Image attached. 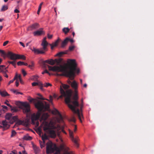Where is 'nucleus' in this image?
I'll return each instance as SVG.
<instances>
[{
    "label": "nucleus",
    "mask_w": 154,
    "mask_h": 154,
    "mask_svg": "<svg viewBox=\"0 0 154 154\" xmlns=\"http://www.w3.org/2000/svg\"><path fill=\"white\" fill-rule=\"evenodd\" d=\"M81 102H82V103L80 105H79V109L80 111L81 112L82 114V108L83 107V100L82 99L81 100Z\"/></svg>",
    "instance_id": "nucleus-33"
},
{
    "label": "nucleus",
    "mask_w": 154,
    "mask_h": 154,
    "mask_svg": "<svg viewBox=\"0 0 154 154\" xmlns=\"http://www.w3.org/2000/svg\"><path fill=\"white\" fill-rule=\"evenodd\" d=\"M5 66L4 65H0V72H4L8 71L6 70V68H5Z\"/></svg>",
    "instance_id": "nucleus-22"
},
{
    "label": "nucleus",
    "mask_w": 154,
    "mask_h": 154,
    "mask_svg": "<svg viewBox=\"0 0 154 154\" xmlns=\"http://www.w3.org/2000/svg\"><path fill=\"white\" fill-rule=\"evenodd\" d=\"M11 91L14 93L15 94H17V92H18L17 90H15L13 89V90H12Z\"/></svg>",
    "instance_id": "nucleus-47"
},
{
    "label": "nucleus",
    "mask_w": 154,
    "mask_h": 154,
    "mask_svg": "<svg viewBox=\"0 0 154 154\" xmlns=\"http://www.w3.org/2000/svg\"><path fill=\"white\" fill-rule=\"evenodd\" d=\"M44 63H48L51 65H53L54 64L55 62L54 60L51 59V60H46L44 61Z\"/></svg>",
    "instance_id": "nucleus-21"
},
{
    "label": "nucleus",
    "mask_w": 154,
    "mask_h": 154,
    "mask_svg": "<svg viewBox=\"0 0 154 154\" xmlns=\"http://www.w3.org/2000/svg\"><path fill=\"white\" fill-rule=\"evenodd\" d=\"M68 63L69 65L68 69L67 66L65 65H60L59 66H54L47 65L49 70L50 71L57 72H63V74L56 73L55 74L56 75H65L69 77L70 80H72L74 79L75 72L79 73V70L77 68V65L75 60H69Z\"/></svg>",
    "instance_id": "nucleus-2"
},
{
    "label": "nucleus",
    "mask_w": 154,
    "mask_h": 154,
    "mask_svg": "<svg viewBox=\"0 0 154 154\" xmlns=\"http://www.w3.org/2000/svg\"><path fill=\"white\" fill-rule=\"evenodd\" d=\"M68 42L70 41L72 43L73 42V40L72 39H70L69 38V40H68Z\"/></svg>",
    "instance_id": "nucleus-62"
},
{
    "label": "nucleus",
    "mask_w": 154,
    "mask_h": 154,
    "mask_svg": "<svg viewBox=\"0 0 154 154\" xmlns=\"http://www.w3.org/2000/svg\"><path fill=\"white\" fill-rule=\"evenodd\" d=\"M18 119V118L17 116H12L11 119H12V122H14Z\"/></svg>",
    "instance_id": "nucleus-38"
},
{
    "label": "nucleus",
    "mask_w": 154,
    "mask_h": 154,
    "mask_svg": "<svg viewBox=\"0 0 154 154\" xmlns=\"http://www.w3.org/2000/svg\"><path fill=\"white\" fill-rule=\"evenodd\" d=\"M55 63H56L57 64H59L62 61V59L60 58L58 59H55L54 60Z\"/></svg>",
    "instance_id": "nucleus-31"
},
{
    "label": "nucleus",
    "mask_w": 154,
    "mask_h": 154,
    "mask_svg": "<svg viewBox=\"0 0 154 154\" xmlns=\"http://www.w3.org/2000/svg\"><path fill=\"white\" fill-rule=\"evenodd\" d=\"M7 55L10 59L14 60H17V54L13 53L9 51L8 52Z\"/></svg>",
    "instance_id": "nucleus-8"
},
{
    "label": "nucleus",
    "mask_w": 154,
    "mask_h": 154,
    "mask_svg": "<svg viewBox=\"0 0 154 154\" xmlns=\"http://www.w3.org/2000/svg\"><path fill=\"white\" fill-rule=\"evenodd\" d=\"M12 116L11 114H7L5 116L6 119L8 120H11V119Z\"/></svg>",
    "instance_id": "nucleus-30"
},
{
    "label": "nucleus",
    "mask_w": 154,
    "mask_h": 154,
    "mask_svg": "<svg viewBox=\"0 0 154 154\" xmlns=\"http://www.w3.org/2000/svg\"><path fill=\"white\" fill-rule=\"evenodd\" d=\"M23 122L21 120H19L16 123V125H20L22 124Z\"/></svg>",
    "instance_id": "nucleus-42"
},
{
    "label": "nucleus",
    "mask_w": 154,
    "mask_h": 154,
    "mask_svg": "<svg viewBox=\"0 0 154 154\" xmlns=\"http://www.w3.org/2000/svg\"><path fill=\"white\" fill-rule=\"evenodd\" d=\"M16 134V132L14 130H13L11 132V137H13Z\"/></svg>",
    "instance_id": "nucleus-39"
},
{
    "label": "nucleus",
    "mask_w": 154,
    "mask_h": 154,
    "mask_svg": "<svg viewBox=\"0 0 154 154\" xmlns=\"http://www.w3.org/2000/svg\"><path fill=\"white\" fill-rule=\"evenodd\" d=\"M1 106L2 107V109H5V110H8V108L7 106L4 105H2Z\"/></svg>",
    "instance_id": "nucleus-46"
},
{
    "label": "nucleus",
    "mask_w": 154,
    "mask_h": 154,
    "mask_svg": "<svg viewBox=\"0 0 154 154\" xmlns=\"http://www.w3.org/2000/svg\"><path fill=\"white\" fill-rule=\"evenodd\" d=\"M19 79V80H20L21 79V75H17V79Z\"/></svg>",
    "instance_id": "nucleus-60"
},
{
    "label": "nucleus",
    "mask_w": 154,
    "mask_h": 154,
    "mask_svg": "<svg viewBox=\"0 0 154 154\" xmlns=\"http://www.w3.org/2000/svg\"><path fill=\"white\" fill-rule=\"evenodd\" d=\"M16 80V81L15 82L16 85L17 87H18V86L19 85V81L18 80V79H17Z\"/></svg>",
    "instance_id": "nucleus-53"
},
{
    "label": "nucleus",
    "mask_w": 154,
    "mask_h": 154,
    "mask_svg": "<svg viewBox=\"0 0 154 154\" xmlns=\"http://www.w3.org/2000/svg\"><path fill=\"white\" fill-rule=\"evenodd\" d=\"M0 94L3 97L9 96V94L5 91L0 90Z\"/></svg>",
    "instance_id": "nucleus-17"
},
{
    "label": "nucleus",
    "mask_w": 154,
    "mask_h": 154,
    "mask_svg": "<svg viewBox=\"0 0 154 154\" xmlns=\"http://www.w3.org/2000/svg\"><path fill=\"white\" fill-rule=\"evenodd\" d=\"M40 115L39 113H38L36 115L33 114L32 115L31 117V121L32 124H35V121L38 120L39 118Z\"/></svg>",
    "instance_id": "nucleus-10"
},
{
    "label": "nucleus",
    "mask_w": 154,
    "mask_h": 154,
    "mask_svg": "<svg viewBox=\"0 0 154 154\" xmlns=\"http://www.w3.org/2000/svg\"><path fill=\"white\" fill-rule=\"evenodd\" d=\"M77 130V127L75 125L74 126V132H75Z\"/></svg>",
    "instance_id": "nucleus-63"
},
{
    "label": "nucleus",
    "mask_w": 154,
    "mask_h": 154,
    "mask_svg": "<svg viewBox=\"0 0 154 154\" xmlns=\"http://www.w3.org/2000/svg\"><path fill=\"white\" fill-rule=\"evenodd\" d=\"M67 51L65 52L61 51L58 53L57 54H56V55L57 56H58L59 57H60L62 56V55H63V54H67Z\"/></svg>",
    "instance_id": "nucleus-27"
},
{
    "label": "nucleus",
    "mask_w": 154,
    "mask_h": 154,
    "mask_svg": "<svg viewBox=\"0 0 154 154\" xmlns=\"http://www.w3.org/2000/svg\"><path fill=\"white\" fill-rule=\"evenodd\" d=\"M53 113L55 114H57L61 117V115L59 112V111L56 109H55L53 111Z\"/></svg>",
    "instance_id": "nucleus-32"
},
{
    "label": "nucleus",
    "mask_w": 154,
    "mask_h": 154,
    "mask_svg": "<svg viewBox=\"0 0 154 154\" xmlns=\"http://www.w3.org/2000/svg\"><path fill=\"white\" fill-rule=\"evenodd\" d=\"M8 9V6L6 5H3L1 9V11H4Z\"/></svg>",
    "instance_id": "nucleus-29"
},
{
    "label": "nucleus",
    "mask_w": 154,
    "mask_h": 154,
    "mask_svg": "<svg viewBox=\"0 0 154 154\" xmlns=\"http://www.w3.org/2000/svg\"><path fill=\"white\" fill-rule=\"evenodd\" d=\"M17 59H22L23 60H26V57L24 55H19L17 54Z\"/></svg>",
    "instance_id": "nucleus-23"
},
{
    "label": "nucleus",
    "mask_w": 154,
    "mask_h": 154,
    "mask_svg": "<svg viewBox=\"0 0 154 154\" xmlns=\"http://www.w3.org/2000/svg\"><path fill=\"white\" fill-rule=\"evenodd\" d=\"M62 86H60V89L61 87V88L63 89V88H62V87L65 90L68 89L70 87V86L67 85L62 84Z\"/></svg>",
    "instance_id": "nucleus-26"
},
{
    "label": "nucleus",
    "mask_w": 154,
    "mask_h": 154,
    "mask_svg": "<svg viewBox=\"0 0 154 154\" xmlns=\"http://www.w3.org/2000/svg\"><path fill=\"white\" fill-rule=\"evenodd\" d=\"M53 100V97L51 96H50V101L51 102Z\"/></svg>",
    "instance_id": "nucleus-61"
},
{
    "label": "nucleus",
    "mask_w": 154,
    "mask_h": 154,
    "mask_svg": "<svg viewBox=\"0 0 154 154\" xmlns=\"http://www.w3.org/2000/svg\"><path fill=\"white\" fill-rule=\"evenodd\" d=\"M48 131L49 134L51 137L54 138L56 137V134L55 131L54 130L50 129Z\"/></svg>",
    "instance_id": "nucleus-16"
},
{
    "label": "nucleus",
    "mask_w": 154,
    "mask_h": 154,
    "mask_svg": "<svg viewBox=\"0 0 154 154\" xmlns=\"http://www.w3.org/2000/svg\"><path fill=\"white\" fill-rule=\"evenodd\" d=\"M4 103L11 108V111L13 112H16L18 111V108L16 107H13L9 103L8 101V100H6Z\"/></svg>",
    "instance_id": "nucleus-11"
},
{
    "label": "nucleus",
    "mask_w": 154,
    "mask_h": 154,
    "mask_svg": "<svg viewBox=\"0 0 154 154\" xmlns=\"http://www.w3.org/2000/svg\"><path fill=\"white\" fill-rule=\"evenodd\" d=\"M38 77V75H34L31 78V79L33 81H36L37 80Z\"/></svg>",
    "instance_id": "nucleus-35"
},
{
    "label": "nucleus",
    "mask_w": 154,
    "mask_h": 154,
    "mask_svg": "<svg viewBox=\"0 0 154 154\" xmlns=\"http://www.w3.org/2000/svg\"><path fill=\"white\" fill-rule=\"evenodd\" d=\"M38 82H34L32 83V86H35L36 85H38Z\"/></svg>",
    "instance_id": "nucleus-52"
},
{
    "label": "nucleus",
    "mask_w": 154,
    "mask_h": 154,
    "mask_svg": "<svg viewBox=\"0 0 154 154\" xmlns=\"http://www.w3.org/2000/svg\"><path fill=\"white\" fill-rule=\"evenodd\" d=\"M48 117V115L47 113H44L42 115L41 117V120L45 121Z\"/></svg>",
    "instance_id": "nucleus-19"
},
{
    "label": "nucleus",
    "mask_w": 154,
    "mask_h": 154,
    "mask_svg": "<svg viewBox=\"0 0 154 154\" xmlns=\"http://www.w3.org/2000/svg\"><path fill=\"white\" fill-rule=\"evenodd\" d=\"M37 131L39 133V134L40 135L42 133V131L41 128L38 127L37 129Z\"/></svg>",
    "instance_id": "nucleus-44"
},
{
    "label": "nucleus",
    "mask_w": 154,
    "mask_h": 154,
    "mask_svg": "<svg viewBox=\"0 0 154 154\" xmlns=\"http://www.w3.org/2000/svg\"><path fill=\"white\" fill-rule=\"evenodd\" d=\"M69 132L70 137L71 140L74 143L75 146L78 147H79V144L77 143V140L74 137L73 135V132L72 131L69 130Z\"/></svg>",
    "instance_id": "nucleus-9"
},
{
    "label": "nucleus",
    "mask_w": 154,
    "mask_h": 154,
    "mask_svg": "<svg viewBox=\"0 0 154 154\" xmlns=\"http://www.w3.org/2000/svg\"><path fill=\"white\" fill-rule=\"evenodd\" d=\"M45 73H47L50 75V73L47 69L45 70L44 71L42 72V74H44Z\"/></svg>",
    "instance_id": "nucleus-49"
},
{
    "label": "nucleus",
    "mask_w": 154,
    "mask_h": 154,
    "mask_svg": "<svg viewBox=\"0 0 154 154\" xmlns=\"http://www.w3.org/2000/svg\"><path fill=\"white\" fill-rule=\"evenodd\" d=\"M54 126L52 125H51V123H49L48 122H45L43 127V130L44 131L48 130L54 128Z\"/></svg>",
    "instance_id": "nucleus-7"
},
{
    "label": "nucleus",
    "mask_w": 154,
    "mask_h": 154,
    "mask_svg": "<svg viewBox=\"0 0 154 154\" xmlns=\"http://www.w3.org/2000/svg\"><path fill=\"white\" fill-rule=\"evenodd\" d=\"M22 73L23 74V76H25L26 74V71L23 69H22Z\"/></svg>",
    "instance_id": "nucleus-51"
},
{
    "label": "nucleus",
    "mask_w": 154,
    "mask_h": 154,
    "mask_svg": "<svg viewBox=\"0 0 154 154\" xmlns=\"http://www.w3.org/2000/svg\"><path fill=\"white\" fill-rule=\"evenodd\" d=\"M52 85L51 84H50L49 83H45L44 84V86L45 87H48L49 86H51Z\"/></svg>",
    "instance_id": "nucleus-40"
},
{
    "label": "nucleus",
    "mask_w": 154,
    "mask_h": 154,
    "mask_svg": "<svg viewBox=\"0 0 154 154\" xmlns=\"http://www.w3.org/2000/svg\"><path fill=\"white\" fill-rule=\"evenodd\" d=\"M8 62L10 64H12L15 67H16V63L15 60H14L13 61H8Z\"/></svg>",
    "instance_id": "nucleus-36"
},
{
    "label": "nucleus",
    "mask_w": 154,
    "mask_h": 154,
    "mask_svg": "<svg viewBox=\"0 0 154 154\" xmlns=\"http://www.w3.org/2000/svg\"><path fill=\"white\" fill-rule=\"evenodd\" d=\"M71 87L75 89V92H77V89L78 88V84L75 81H74L71 83Z\"/></svg>",
    "instance_id": "nucleus-15"
},
{
    "label": "nucleus",
    "mask_w": 154,
    "mask_h": 154,
    "mask_svg": "<svg viewBox=\"0 0 154 154\" xmlns=\"http://www.w3.org/2000/svg\"><path fill=\"white\" fill-rule=\"evenodd\" d=\"M60 39L59 38H58L57 40L54 43L52 44H50V45L51 46V48L52 49H53L54 47L57 46L58 43L59 42Z\"/></svg>",
    "instance_id": "nucleus-18"
},
{
    "label": "nucleus",
    "mask_w": 154,
    "mask_h": 154,
    "mask_svg": "<svg viewBox=\"0 0 154 154\" xmlns=\"http://www.w3.org/2000/svg\"><path fill=\"white\" fill-rule=\"evenodd\" d=\"M60 93L61 94L59 98H62L63 97H65V101L68 105L69 108L72 110L73 112L77 115L78 118L81 122H82V119L83 118V114L80 111L79 108V104L78 101L79 97L77 95V91L75 92L72 100L71 99L72 91L69 89L65 91L61 87Z\"/></svg>",
    "instance_id": "nucleus-1"
},
{
    "label": "nucleus",
    "mask_w": 154,
    "mask_h": 154,
    "mask_svg": "<svg viewBox=\"0 0 154 154\" xmlns=\"http://www.w3.org/2000/svg\"><path fill=\"white\" fill-rule=\"evenodd\" d=\"M69 30L70 29L67 27H64L62 29L63 31L65 34H66L68 32Z\"/></svg>",
    "instance_id": "nucleus-28"
},
{
    "label": "nucleus",
    "mask_w": 154,
    "mask_h": 154,
    "mask_svg": "<svg viewBox=\"0 0 154 154\" xmlns=\"http://www.w3.org/2000/svg\"><path fill=\"white\" fill-rule=\"evenodd\" d=\"M35 106L39 112L48 110L49 108L48 104L46 102L40 100H37L35 103Z\"/></svg>",
    "instance_id": "nucleus-4"
},
{
    "label": "nucleus",
    "mask_w": 154,
    "mask_h": 154,
    "mask_svg": "<svg viewBox=\"0 0 154 154\" xmlns=\"http://www.w3.org/2000/svg\"><path fill=\"white\" fill-rule=\"evenodd\" d=\"M38 83V85L40 87L44 85L41 82H39Z\"/></svg>",
    "instance_id": "nucleus-55"
},
{
    "label": "nucleus",
    "mask_w": 154,
    "mask_h": 154,
    "mask_svg": "<svg viewBox=\"0 0 154 154\" xmlns=\"http://www.w3.org/2000/svg\"><path fill=\"white\" fill-rule=\"evenodd\" d=\"M76 119L75 117L74 116L72 117V118L71 119V121L73 122H75V121Z\"/></svg>",
    "instance_id": "nucleus-50"
},
{
    "label": "nucleus",
    "mask_w": 154,
    "mask_h": 154,
    "mask_svg": "<svg viewBox=\"0 0 154 154\" xmlns=\"http://www.w3.org/2000/svg\"><path fill=\"white\" fill-rule=\"evenodd\" d=\"M6 72H3L4 74V75L5 77H6L7 78L8 77V76L7 74L6 73Z\"/></svg>",
    "instance_id": "nucleus-57"
},
{
    "label": "nucleus",
    "mask_w": 154,
    "mask_h": 154,
    "mask_svg": "<svg viewBox=\"0 0 154 154\" xmlns=\"http://www.w3.org/2000/svg\"><path fill=\"white\" fill-rule=\"evenodd\" d=\"M68 40L69 38H66L64 39V40L63 42H62L61 44V47L62 48L64 47L66 45L68 42Z\"/></svg>",
    "instance_id": "nucleus-20"
},
{
    "label": "nucleus",
    "mask_w": 154,
    "mask_h": 154,
    "mask_svg": "<svg viewBox=\"0 0 154 154\" xmlns=\"http://www.w3.org/2000/svg\"><path fill=\"white\" fill-rule=\"evenodd\" d=\"M19 43L23 47H25L24 45L22 42H19Z\"/></svg>",
    "instance_id": "nucleus-59"
},
{
    "label": "nucleus",
    "mask_w": 154,
    "mask_h": 154,
    "mask_svg": "<svg viewBox=\"0 0 154 154\" xmlns=\"http://www.w3.org/2000/svg\"><path fill=\"white\" fill-rule=\"evenodd\" d=\"M20 108L23 110L24 113H27L30 111V105L27 102H20Z\"/></svg>",
    "instance_id": "nucleus-5"
},
{
    "label": "nucleus",
    "mask_w": 154,
    "mask_h": 154,
    "mask_svg": "<svg viewBox=\"0 0 154 154\" xmlns=\"http://www.w3.org/2000/svg\"><path fill=\"white\" fill-rule=\"evenodd\" d=\"M23 64H24V62L22 61H19L17 63V64L18 66H21L23 65Z\"/></svg>",
    "instance_id": "nucleus-43"
},
{
    "label": "nucleus",
    "mask_w": 154,
    "mask_h": 154,
    "mask_svg": "<svg viewBox=\"0 0 154 154\" xmlns=\"http://www.w3.org/2000/svg\"><path fill=\"white\" fill-rule=\"evenodd\" d=\"M33 149L35 153L37 154L39 152L40 150L38 147H37L36 146H34Z\"/></svg>",
    "instance_id": "nucleus-25"
},
{
    "label": "nucleus",
    "mask_w": 154,
    "mask_h": 154,
    "mask_svg": "<svg viewBox=\"0 0 154 154\" xmlns=\"http://www.w3.org/2000/svg\"><path fill=\"white\" fill-rule=\"evenodd\" d=\"M55 150V148L53 147L52 143L47 144L46 147V152L47 154L53 153Z\"/></svg>",
    "instance_id": "nucleus-6"
},
{
    "label": "nucleus",
    "mask_w": 154,
    "mask_h": 154,
    "mask_svg": "<svg viewBox=\"0 0 154 154\" xmlns=\"http://www.w3.org/2000/svg\"><path fill=\"white\" fill-rule=\"evenodd\" d=\"M2 124L3 125V130L4 131L8 129L9 127V125L5 120L3 121Z\"/></svg>",
    "instance_id": "nucleus-14"
},
{
    "label": "nucleus",
    "mask_w": 154,
    "mask_h": 154,
    "mask_svg": "<svg viewBox=\"0 0 154 154\" xmlns=\"http://www.w3.org/2000/svg\"><path fill=\"white\" fill-rule=\"evenodd\" d=\"M17 74H16V75H15V76L14 77V79H12V80H10L9 82V83H8V85H9L10 84L13 82L14 81L15 79H17Z\"/></svg>",
    "instance_id": "nucleus-34"
},
{
    "label": "nucleus",
    "mask_w": 154,
    "mask_h": 154,
    "mask_svg": "<svg viewBox=\"0 0 154 154\" xmlns=\"http://www.w3.org/2000/svg\"><path fill=\"white\" fill-rule=\"evenodd\" d=\"M39 27V25L38 23H34L31 25H30L29 28L31 30L36 29L38 28Z\"/></svg>",
    "instance_id": "nucleus-13"
},
{
    "label": "nucleus",
    "mask_w": 154,
    "mask_h": 154,
    "mask_svg": "<svg viewBox=\"0 0 154 154\" xmlns=\"http://www.w3.org/2000/svg\"><path fill=\"white\" fill-rule=\"evenodd\" d=\"M39 143H40V145L41 147L42 148L45 146V142H44L43 141V142H42L40 140L39 141Z\"/></svg>",
    "instance_id": "nucleus-37"
},
{
    "label": "nucleus",
    "mask_w": 154,
    "mask_h": 154,
    "mask_svg": "<svg viewBox=\"0 0 154 154\" xmlns=\"http://www.w3.org/2000/svg\"><path fill=\"white\" fill-rule=\"evenodd\" d=\"M42 140L43 142H45V140L48 139V137L46 134L42 136Z\"/></svg>",
    "instance_id": "nucleus-24"
},
{
    "label": "nucleus",
    "mask_w": 154,
    "mask_h": 154,
    "mask_svg": "<svg viewBox=\"0 0 154 154\" xmlns=\"http://www.w3.org/2000/svg\"><path fill=\"white\" fill-rule=\"evenodd\" d=\"M14 12L15 13H18L20 12V11L19 10L17 9H15L14 10Z\"/></svg>",
    "instance_id": "nucleus-58"
},
{
    "label": "nucleus",
    "mask_w": 154,
    "mask_h": 154,
    "mask_svg": "<svg viewBox=\"0 0 154 154\" xmlns=\"http://www.w3.org/2000/svg\"><path fill=\"white\" fill-rule=\"evenodd\" d=\"M8 42L9 41H7L3 43V46H6L8 43Z\"/></svg>",
    "instance_id": "nucleus-54"
},
{
    "label": "nucleus",
    "mask_w": 154,
    "mask_h": 154,
    "mask_svg": "<svg viewBox=\"0 0 154 154\" xmlns=\"http://www.w3.org/2000/svg\"><path fill=\"white\" fill-rule=\"evenodd\" d=\"M43 29L42 28H41L38 30L34 32H33L34 35V36H39L43 34H44L45 32L43 30Z\"/></svg>",
    "instance_id": "nucleus-12"
},
{
    "label": "nucleus",
    "mask_w": 154,
    "mask_h": 154,
    "mask_svg": "<svg viewBox=\"0 0 154 154\" xmlns=\"http://www.w3.org/2000/svg\"><path fill=\"white\" fill-rule=\"evenodd\" d=\"M47 35L48 38L49 39H51L53 37L52 35H50L49 34H48Z\"/></svg>",
    "instance_id": "nucleus-48"
},
{
    "label": "nucleus",
    "mask_w": 154,
    "mask_h": 154,
    "mask_svg": "<svg viewBox=\"0 0 154 154\" xmlns=\"http://www.w3.org/2000/svg\"><path fill=\"white\" fill-rule=\"evenodd\" d=\"M0 53H1L2 54L4 55H6L5 52L3 51L2 50H0Z\"/></svg>",
    "instance_id": "nucleus-56"
},
{
    "label": "nucleus",
    "mask_w": 154,
    "mask_h": 154,
    "mask_svg": "<svg viewBox=\"0 0 154 154\" xmlns=\"http://www.w3.org/2000/svg\"><path fill=\"white\" fill-rule=\"evenodd\" d=\"M46 37H45L43 38L41 44V45L43 47L42 48H40L39 49L33 47L32 49H31L32 51L36 54H44L45 52L48 51L47 47L48 45V43L46 41Z\"/></svg>",
    "instance_id": "nucleus-3"
},
{
    "label": "nucleus",
    "mask_w": 154,
    "mask_h": 154,
    "mask_svg": "<svg viewBox=\"0 0 154 154\" xmlns=\"http://www.w3.org/2000/svg\"><path fill=\"white\" fill-rule=\"evenodd\" d=\"M75 48L74 46H70L69 47V50L70 51H72Z\"/></svg>",
    "instance_id": "nucleus-45"
},
{
    "label": "nucleus",
    "mask_w": 154,
    "mask_h": 154,
    "mask_svg": "<svg viewBox=\"0 0 154 154\" xmlns=\"http://www.w3.org/2000/svg\"><path fill=\"white\" fill-rule=\"evenodd\" d=\"M43 86L44 85L40 87V89L42 91H43L44 90V88H43Z\"/></svg>",
    "instance_id": "nucleus-64"
},
{
    "label": "nucleus",
    "mask_w": 154,
    "mask_h": 154,
    "mask_svg": "<svg viewBox=\"0 0 154 154\" xmlns=\"http://www.w3.org/2000/svg\"><path fill=\"white\" fill-rule=\"evenodd\" d=\"M32 139V137L30 136L25 137H24L25 140H31Z\"/></svg>",
    "instance_id": "nucleus-41"
}]
</instances>
